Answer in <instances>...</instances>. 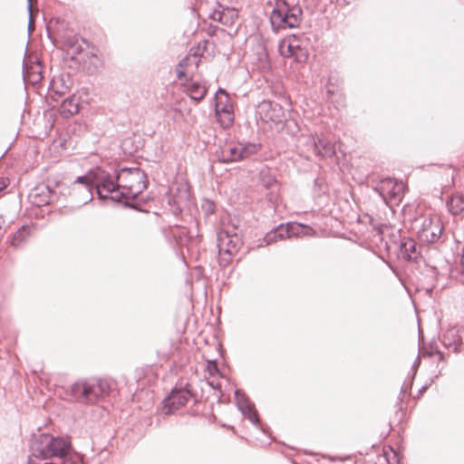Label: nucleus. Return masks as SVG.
<instances>
[{
  "instance_id": "f257e3e1",
  "label": "nucleus",
  "mask_w": 464,
  "mask_h": 464,
  "mask_svg": "<svg viewBox=\"0 0 464 464\" xmlns=\"http://www.w3.org/2000/svg\"><path fill=\"white\" fill-rule=\"evenodd\" d=\"M113 179L101 168L91 169L85 175L78 177L72 190L81 194L82 203H90L94 193L102 200L111 199L112 203H129L130 198H136L147 187V176L139 168L122 169Z\"/></svg>"
},
{
  "instance_id": "f03ea898",
  "label": "nucleus",
  "mask_w": 464,
  "mask_h": 464,
  "mask_svg": "<svg viewBox=\"0 0 464 464\" xmlns=\"http://www.w3.org/2000/svg\"><path fill=\"white\" fill-rule=\"evenodd\" d=\"M112 383L102 378H82L71 385L70 395L81 404H93L111 393Z\"/></svg>"
},
{
  "instance_id": "7ed1b4c3",
  "label": "nucleus",
  "mask_w": 464,
  "mask_h": 464,
  "mask_svg": "<svg viewBox=\"0 0 464 464\" xmlns=\"http://www.w3.org/2000/svg\"><path fill=\"white\" fill-rule=\"evenodd\" d=\"M169 209H165L161 214L158 211H154L153 214L161 217L163 221L169 223L168 227H161V233L169 246L173 248L188 246L189 244L196 242L197 238H194V237L189 234L186 227L179 226L176 223L171 224V218H176L182 212L180 205H169Z\"/></svg>"
},
{
  "instance_id": "20e7f679",
  "label": "nucleus",
  "mask_w": 464,
  "mask_h": 464,
  "mask_svg": "<svg viewBox=\"0 0 464 464\" xmlns=\"http://www.w3.org/2000/svg\"><path fill=\"white\" fill-rule=\"evenodd\" d=\"M359 222H368L370 224L369 232L374 237V242L377 244L380 241L383 244L384 249L390 252H396L400 243L405 238V235L401 233V228H396L386 224H378L372 217L365 214L363 217H359Z\"/></svg>"
},
{
  "instance_id": "39448f33",
  "label": "nucleus",
  "mask_w": 464,
  "mask_h": 464,
  "mask_svg": "<svg viewBox=\"0 0 464 464\" xmlns=\"http://www.w3.org/2000/svg\"><path fill=\"white\" fill-rule=\"evenodd\" d=\"M302 10L300 7H289L285 2L276 3L270 14V22L275 30L295 28L300 24Z\"/></svg>"
},
{
  "instance_id": "423d86ee",
  "label": "nucleus",
  "mask_w": 464,
  "mask_h": 464,
  "mask_svg": "<svg viewBox=\"0 0 464 464\" xmlns=\"http://www.w3.org/2000/svg\"><path fill=\"white\" fill-rule=\"evenodd\" d=\"M260 146L256 143L229 142L217 151L218 160L222 162H232L243 160L256 154Z\"/></svg>"
},
{
  "instance_id": "0eeeda50",
  "label": "nucleus",
  "mask_w": 464,
  "mask_h": 464,
  "mask_svg": "<svg viewBox=\"0 0 464 464\" xmlns=\"http://www.w3.org/2000/svg\"><path fill=\"white\" fill-rule=\"evenodd\" d=\"M215 112L223 128H228L234 121V110L230 98L226 91L219 89L215 95Z\"/></svg>"
},
{
  "instance_id": "6e6552de",
  "label": "nucleus",
  "mask_w": 464,
  "mask_h": 464,
  "mask_svg": "<svg viewBox=\"0 0 464 464\" xmlns=\"http://www.w3.org/2000/svg\"><path fill=\"white\" fill-rule=\"evenodd\" d=\"M236 405L241 414L258 428L263 433H266V428L260 423L258 412L255 404L249 400L248 396L240 389L234 392Z\"/></svg>"
},
{
  "instance_id": "1a4fd4ad",
  "label": "nucleus",
  "mask_w": 464,
  "mask_h": 464,
  "mask_svg": "<svg viewBox=\"0 0 464 464\" xmlns=\"http://www.w3.org/2000/svg\"><path fill=\"white\" fill-rule=\"evenodd\" d=\"M193 396L189 383H186L183 387H174L162 401L163 408L166 410L165 415H170L179 408L186 405L188 399Z\"/></svg>"
},
{
  "instance_id": "9d476101",
  "label": "nucleus",
  "mask_w": 464,
  "mask_h": 464,
  "mask_svg": "<svg viewBox=\"0 0 464 464\" xmlns=\"http://www.w3.org/2000/svg\"><path fill=\"white\" fill-rule=\"evenodd\" d=\"M405 185L402 181L392 179H382L374 193L378 194L384 203L389 201L401 202L404 194Z\"/></svg>"
},
{
  "instance_id": "9b49d317",
  "label": "nucleus",
  "mask_w": 464,
  "mask_h": 464,
  "mask_svg": "<svg viewBox=\"0 0 464 464\" xmlns=\"http://www.w3.org/2000/svg\"><path fill=\"white\" fill-rule=\"evenodd\" d=\"M218 253L224 252L228 256L236 254L241 245V236L237 232L230 231L229 228H221L217 234Z\"/></svg>"
},
{
  "instance_id": "f8f14e48",
  "label": "nucleus",
  "mask_w": 464,
  "mask_h": 464,
  "mask_svg": "<svg viewBox=\"0 0 464 464\" xmlns=\"http://www.w3.org/2000/svg\"><path fill=\"white\" fill-rule=\"evenodd\" d=\"M53 435L50 433H40L34 435L30 440L31 456L36 459H52V442Z\"/></svg>"
},
{
  "instance_id": "ddd939ff",
  "label": "nucleus",
  "mask_w": 464,
  "mask_h": 464,
  "mask_svg": "<svg viewBox=\"0 0 464 464\" xmlns=\"http://www.w3.org/2000/svg\"><path fill=\"white\" fill-rule=\"evenodd\" d=\"M256 117L264 122L280 123L285 119V111L278 103L263 101L257 105Z\"/></svg>"
},
{
  "instance_id": "4468645a",
  "label": "nucleus",
  "mask_w": 464,
  "mask_h": 464,
  "mask_svg": "<svg viewBox=\"0 0 464 464\" xmlns=\"http://www.w3.org/2000/svg\"><path fill=\"white\" fill-rule=\"evenodd\" d=\"M56 205H31L26 211L30 216H34L36 219L53 220L57 216L67 215L72 212V208L63 205L55 208Z\"/></svg>"
},
{
  "instance_id": "2eb2a0df",
  "label": "nucleus",
  "mask_w": 464,
  "mask_h": 464,
  "mask_svg": "<svg viewBox=\"0 0 464 464\" xmlns=\"http://www.w3.org/2000/svg\"><path fill=\"white\" fill-rule=\"evenodd\" d=\"M442 231L441 222L428 217L423 218L420 228L418 230V237L421 241L433 244L440 240Z\"/></svg>"
},
{
  "instance_id": "dca6fc26",
  "label": "nucleus",
  "mask_w": 464,
  "mask_h": 464,
  "mask_svg": "<svg viewBox=\"0 0 464 464\" xmlns=\"http://www.w3.org/2000/svg\"><path fill=\"white\" fill-rule=\"evenodd\" d=\"M278 51L282 56L294 57L296 62H302L306 57L301 46V39L295 34L284 38L279 43Z\"/></svg>"
},
{
  "instance_id": "f3484780",
  "label": "nucleus",
  "mask_w": 464,
  "mask_h": 464,
  "mask_svg": "<svg viewBox=\"0 0 464 464\" xmlns=\"http://www.w3.org/2000/svg\"><path fill=\"white\" fill-rule=\"evenodd\" d=\"M304 227V225L300 223L287 222L285 226L284 224H279L265 235L264 241L266 242V245H270L276 242L277 238L283 239L285 237L297 236Z\"/></svg>"
},
{
  "instance_id": "a211bd4d",
  "label": "nucleus",
  "mask_w": 464,
  "mask_h": 464,
  "mask_svg": "<svg viewBox=\"0 0 464 464\" xmlns=\"http://www.w3.org/2000/svg\"><path fill=\"white\" fill-rule=\"evenodd\" d=\"M441 343L453 353L464 351V326H451L444 333Z\"/></svg>"
},
{
  "instance_id": "6ab92c4d",
  "label": "nucleus",
  "mask_w": 464,
  "mask_h": 464,
  "mask_svg": "<svg viewBox=\"0 0 464 464\" xmlns=\"http://www.w3.org/2000/svg\"><path fill=\"white\" fill-rule=\"evenodd\" d=\"M398 258L403 259L407 262H417L422 257L420 253V246L411 237H405L402 242L400 243L398 249L395 252Z\"/></svg>"
},
{
  "instance_id": "aec40b11",
  "label": "nucleus",
  "mask_w": 464,
  "mask_h": 464,
  "mask_svg": "<svg viewBox=\"0 0 464 464\" xmlns=\"http://www.w3.org/2000/svg\"><path fill=\"white\" fill-rule=\"evenodd\" d=\"M307 146L311 147L316 156L332 157L335 153L334 145L318 135L310 136Z\"/></svg>"
},
{
  "instance_id": "412c9836",
  "label": "nucleus",
  "mask_w": 464,
  "mask_h": 464,
  "mask_svg": "<svg viewBox=\"0 0 464 464\" xmlns=\"http://www.w3.org/2000/svg\"><path fill=\"white\" fill-rule=\"evenodd\" d=\"M238 17V12L236 8L225 7L218 5L212 13L209 14V18L218 21L224 25H233Z\"/></svg>"
},
{
  "instance_id": "4be33fe9",
  "label": "nucleus",
  "mask_w": 464,
  "mask_h": 464,
  "mask_svg": "<svg viewBox=\"0 0 464 464\" xmlns=\"http://www.w3.org/2000/svg\"><path fill=\"white\" fill-rule=\"evenodd\" d=\"M185 92L195 102L201 101L207 94L208 89L204 82L191 78L185 84Z\"/></svg>"
},
{
  "instance_id": "5701e85b",
  "label": "nucleus",
  "mask_w": 464,
  "mask_h": 464,
  "mask_svg": "<svg viewBox=\"0 0 464 464\" xmlns=\"http://www.w3.org/2000/svg\"><path fill=\"white\" fill-rule=\"evenodd\" d=\"M79 111V98L75 95L65 99L60 107V112L64 118H69Z\"/></svg>"
},
{
  "instance_id": "b1692460",
  "label": "nucleus",
  "mask_w": 464,
  "mask_h": 464,
  "mask_svg": "<svg viewBox=\"0 0 464 464\" xmlns=\"http://www.w3.org/2000/svg\"><path fill=\"white\" fill-rule=\"evenodd\" d=\"M30 237V230L26 226H22L15 233L11 236L10 245L18 248Z\"/></svg>"
},
{
  "instance_id": "393cba45",
  "label": "nucleus",
  "mask_w": 464,
  "mask_h": 464,
  "mask_svg": "<svg viewBox=\"0 0 464 464\" xmlns=\"http://www.w3.org/2000/svg\"><path fill=\"white\" fill-rule=\"evenodd\" d=\"M178 195L173 203H183L190 200V192L188 184L180 183L178 188Z\"/></svg>"
},
{
  "instance_id": "a878e982",
  "label": "nucleus",
  "mask_w": 464,
  "mask_h": 464,
  "mask_svg": "<svg viewBox=\"0 0 464 464\" xmlns=\"http://www.w3.org/2000/svg\"><path fill=\"white\" fill-rule=\"evenodd\" d=\"M207 371L208 372L210 376L218 374L219 372V369L218 366L217 360H209L207 363Z\"/></svg>"
},
{
  "instance_id": "bb28decb",
  "label": "nucleus",
  "mask_w": 464,
  "mask_h": 464,
  "mask_svg": "<svg viewBox=\"0 0 464 464\" xmlns=\"http://www.w3.org/2000/svg\"><path fill=\"white\" fill-rule=\"evenodd\" d=\"M262 181H263V184H264V186L266 188H273L274 187H276V188L278 187L276 179L274 177H272V176L263 175Z\"/></svg>"
},
{
  "instance_id": "cd10ccee",
  "label": "nucleus",
  "mask_w": 464,
  "mask_h": 464,
  "mask_svg": "<svg viewBox=\"0 0 464 464\" xmlns=\"http://www.w3.org/2000/svg\"><path fill=\"white\" fill-rule=\"evenodd\" d=\"M241 220L239 218L234 217L233 218H230L229 220V227L227 228H229L230 231L237 232L239 227H240Z\"/></svg>"
},
{
  "instance_id": "c85d7f7f",
  "label": "nucleus",
  "mask_w": 464,
  "mask_h": 464,
  "mask_svg": "<svg viewBox=\"0 0 464 464\" xmlns=\"http://www.w3.org/2000/svg\"><path fill=\"white\" fill-rule=\"evenodd\" d=\"M190 59L188 57H185L182 59L179 64V69L177 70V76L179 79H181L183 76H185L186 72L181 70L180 68L186 66Z\"/></svg>"
},
{
  "instance_id": "c756f323",
  "label": "nucleus",
  "mask_w": 464,
  "mask_h": 464,
  "mask_svg": "<svg viewBox=\"0 0 464 464\" xmlns=\"http://www.w3.org/2000/svg\"><path fill=\"white\" fill-rule=\"evenodd\" d=\"M446 208L453 215H457L464 210L463 205H446Z\"/></svg>"
},
{
  "instance_id": "7c9ffc66",
  "label": "nucleus",
  "mask_w": 464,
  "mask_h": 464,
  "mask_svg": "<svg viewBox=\"0 0 464 464\" xmlns=\"http://www.w3.org/2000/svg\"><path fill=\"white\" fill-rule=\"evenodd\" d=\"M124 208H131L133 210H136L138 212H149L148 209H144L143 208H141V205H134V204H131V205H122Z\"/></svg>"
},
{
  "instance_id": "2f4dec72",
  "label": "nucleus",
  "mask_w": 464,
  "mask_h": 464,
  "mask_svg": "<svg viewBox=\"0 0 464 464\" xmlns=\"http://www.w3.org/2000/svg\"><path fill=\"white\" fill-rule=\"evenodd\" d=\"M28 11L30 13L28 30L31 31L33 29L32 0H28Z\"/></svg>"
},
{
  "instance_id": "473e14b6",
  "label": "nucleus",
  "mask_w": 464,
  "mask_h": 464,
  "mask_svg": "<svg viewBox=\"0 0 464 464\" xmlns=\"http://www.w3.org/2000/svg\"><path fill=\"white\" fill-rule=\"evenodd\" d=\"M411 385H412V381L410 382L409 385H406L405 383L401 386V392H400V395L398 397V400L400 401H403V396L401 395L402 392H405L408 389H411Z\"/></svg>"
},
{
  "instance_id": "72a5a7b5",
  "label": "nucleus",
  "mask_w": 464,
  "mask_h": 464,
  "mask_svg": "<svg viewBox=\"0 0 464 464\" xmlns=\"http://www.w3.org/2000/svg\"><path fill=\"white\" fill-rule=\"evenodd\" d=\"M92 60H93L92 63L94 64L95 70L99 69L102 64L101 58L97 55H94Z\"/></svg>"
},
{
  "instance_id": "f704fd0d",
  "label": "nucleus",
  "mask_w": 464,
  "mask_h": 464,
  "mask_svg": "<svg viewBox=\"0 0 464 464\" xmlns=\"http://www.w3.org/2000/svg\"><path fill=\"white\" fill-rule=\"evenodd\" d=\"M420 364V357L418 356L416 358V360L414 361L413 364H412V370H413V376H412V379L415 377L416 375V372H417V369L419 368Z\"/></svg>"
},
{
  "instance_id": "c9c22d12",
  "label": "nucleus",
  "mask_w": 464,
  "mask_h": 464,
  "mask_svg": "<svg viewBox=\"0 0 464 464\" xmlns=\"http://www.w3.org/2000/svg\"><path fill=\"white\" fill-rule=\"evenodd\" d=\"M434 352L436 353V354H438L439 358L438 360L440 362V361H444L445 360V355L444 353L439 349V347L437 345H435V349H434Z\"/></svg>"
},
{
  "instance_id": "e433bc0d",
  "label": "nucleus",
  "mask_w": 464,
  "mask_h": 464,
  "mask_svg": "<svg viewBox=\"0 0 464 464\" xmlns=\"http://www.w3.org/2000/svg\"><path fill=\"white\" fill-rule=\"evenodd\" d=\"M434 381V379H431L430 382L425 385H422L420 389L418 392V397L420 396L430 386L431 382Z\"/></svg>"
},
{
  "instance_id": "4c0bfd02",
  "label": "nucleus",
  "mask_w": 464,
  "mask_h": 464,
  "mask_svg": "<svg viewBox=\"0 0 464 464\" xmlns=\"http://www.w3.org/2000/svg\"><path fill=\"white\" fill-rule=\"evenodd\" d=\"M205 206H207L208 208H205L206 212L208 213V214H213L216 212V206L217 205H202V207L204 208Z\"/></svg>"
},
{
  "instance_id": "58836bf2",
  "label": "nucleus",
  "mask_w": 464,
  "mask_h": 464,
  "mask_svg": "<svg viewBox=\"0 0 464 464\" xmlns=\"http://www.w3.org/2000/svg\"><path fill=\"white\" fill-rule=\"evenodd\" d=\"M434 349H435V345H430V349L426 350L423 353V354H426L427 356L430 357L433 354H436V353L434 352Z\"/></svg>"
},
{
  "instance_id": "ea45409f",
  "label": "nucleus",
  "mask_w": 464,
  "mask_h": 464,
  "mask_svg": "<svg viewBox=\"0 0 464 464\" xmlns=\"http://www.w3.org/2000/svg\"><path fill=\"white\" fill-rule=\"evenodd\" d=\"M230 259L227 257H221L218 259V263L221 266H225L229 263Z\"/></svg>"
},
{
  "instance_id": "a19ab883",
  "label": "nucleus",
  "mask_w": 464,
  "mask_h": 464,
  "mask_svg": "<svg viewBox=\"0 0 464 464\" xmlns=\"http://www.w3.org/2000/svg\"><path fill=\"white\" fill-rule=\"evenodd\" d=\"M460 266H461V273L464 275V246H463V248H462Z\"/></svg>"
},
{
  "instance_id": "79ce46f5",
  "label": "nucleus",
  "mask_w": 464,
  "mask_h": 464,
  "mask_svg": "<svg viewBox=\"0 0 464 464\" xmlns=\"http://www.w3.org/2000/svg\"><path fill=\"white\" fill-rule=\"evenodd\" d=\"M6 182L5 180L0 181V192L3 191L6 188Z\"/></svg>"
},
{
  "instance_id": "37998d69",
  "label": "nucleus",
  "mask_w": 464,
  "mask_h": 464,
  "mask_svg": "<svg viewBox=\"0 0 464 464\" xmlns=\"http://www.w3.org/2000/svg\"><path fill=\"white\" fill-rule=\"evenodd\" d=\"M338 2H339L340 5H349L351 3V0H338Z\"/></svg>"
},
{
  "instance_id": "c03bdc74",
  "label": "nucleus",
  "mask_w": 464,
  "mask_h": 464,
  "mask_svg": "<svg viewBox=\"0 0 464 464\" xmlns=\"http://www.w3.org/2000/svg\"><path fill=\"white\" fill-rule=\"evenodd\" d=\"M208 383L214 389H219L220 388V384L219 383H217L216 385H215L214 382H209Z\"/></svg>"
},
{
  "instance_id": "a18cd8bd",
  "label": "nucleus",
  "mask_w": 464,
  "mask_h": 464,
  "mask_svg": "<svg viewBox=\"0 0 464 464\" xmlns=\"http://www.w3.org/2000/svg\"><path fill=\"white\" fill-rule=\"evenodd\" d=\"M388 209L393 214L395 212V209L393 208V205L392 204H389V205H385Z\"/></svg>"
},
{
  "instance_id": "49530a36",
  "label": "nucleus",
  "mask_w": 464,
  "mask_h": 464,
  "mask_svg": "<svg viewBox=\"0 0 464 464\" xmlns=\"http://www.w3.org/2000/svg\"><path fill=\"white\" fill-rule=\"evenodd\" d=\"M334 91L331 88H328L327 89V93H328V96L331 97L333 94H334Z\"/></svg>"
},
{
  "instance_id": "de8ad7c7",
  "label": "nucleus",
  "mask_w": 464,
  "mask_h": 464,
  "mask_svg": "<svg viewBox=\"0 0 464 464\" xmlns=\"http://www.w3.org/2000/svg\"><path fill=\"white\" fill-rule=\"evenodd\" d=\"M4 223H5L4 218L0 215V229L2 228Z\"/></svg>"
},
{
  "instance_id": "09e8293b",
  "label": "nucleus",
  "mask_w": 464,
  "mask_h": 464,
  "mask_svg": "<svg viewBox=\"0 0 464 464\" xmlns=\"http://www.w3.org/2000/svg\"><path fill=\"white\" fill-rule=\"evenodd\" d=\"M304 453H305V454H309V455H314V453H313V452L308 451V450H304Z\"/></svg>"
},
{
  "instance_id": "8fccbe9b",
  "label": "nucleus",
  "mask_w": 464,
  "mask_h": 464,
  "mask_svg": "<svg viewBox=\"0 0 464 464\" xmlns=\"http://www.w3.org/2000/svg\"><path fill=\"white\" fill-rule=\"evenodd\" d=\"M441 373V371H439V373L434 376V378H438V376Z\"/></svg>"
},
{
  "instance_id": "3c124183",
  "label": "nucleus",
  "mask_w": 464,
  "mask_h": 464,
  "mask_svg": "<svg viewBox=\"0 0 464 464\" xmlns=\"http://www.w3.org/2000/svg\"><path fill=\"white\" fill-rule=\"evenodd\" d=\"M175 111H176V112H179V113H180V112H181L179 109H175Z\"/></svg>"
},
{
  "instance_id": "603ef678",
  "label": "nucleus",
  "mask_w": 464,
  "mask_h": 464,
  "mask_svg": "<svg viewBox=\"0 0 464 464\" xmlns=\"http://www.w3.org/2000/svg\"><path fill=\"white\" fill-rule=\"evenodd\" d=\"M293 464H296L295 462H293Z\"/></svg>"
}]
</instances>
